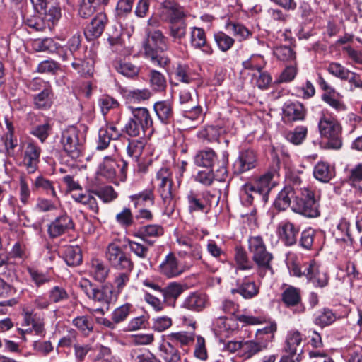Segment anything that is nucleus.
<instances>
[{
    "mask_svg": "<svg viewBox=\"0 0 362 362\" xmlns=\"http://www.w3.org/2000/svg\"><path fill=\"white\" fill-rule=\"evenodd\" d=\"M62 257L68 266L76 267L80 265L82 262L81 250L78 246L65 247Z\"/></svg>",
    "mask_w": 362,
    "mask_h": 362,
    "instance_id": "c9c22d12",
    "label": "nucleus"
},
{
    "mask_svg": "<svg viewBox=\"0 0 362 362\" xmlns=\"http://www.w3.org/2000/svg\"><path fill=\"white\" fill-rule=\"evenodd\" d=\"M28 272L37 287H40L51 281V277L33 268H28Z\"/></svg>",
    "mask_w": 362,
    "mask_h": 362,
    "instance_id": "774afa93",
    "label": "nucleus"
},
{
    "mask_svg": "<svg viewBox=\"0 0 362 362\" xmlns=\"http://www.w3.org/2000/svg\"><path fill=\"white\" fill-rule=\"evenodd\" d=\"M220 132L217 126L209 125L199 132L198 137L208 143L218 142Z\"/></svg>",
    "mask_w": 362,
    "mask_h": 362,
    "instance_id": "8fccbe9b",
    "label": "nucleus"
},
{
    "mask_svg": "<svg viewBox=\"0 0 362 362\" xmlns=\"http://www.w3.org/2000/svg\"><path fill=\"white\" fill-rule=\"evenodd\" d=\"M33 190H40L47 196L58 199L54 182L42 176H38L33 182Z\"/></svg>",
    "mask_w": 362,
    "mask_h": 362,
    "instance_id": "e433bc0d",
    "label": "nucleus"
},
{
    "mask_svg": "<svg viewBox=\"0 0 362 362\" xmlns=\"http://www.w3.org/2000/svg\"><path fill=\"white\" fill-rule=\"evenodd\" d=\"M86 142V136L76 126H69L62 131L60 143L64 151L72 159L82 156Z\"/></svg>",
    "mask_w": 362,
    "mask_h": 362,
    "instance_id": "7ed1b4c3",
    "label": "nucleus"
},
{
    "mask_svg": "<svg viewBox=\"0 0 362 362\" xmlns=\"http://www.w3.org/2000/svg\"><path fill=\"white\" fill-rule=\"evenodd\" d=\"M350 223L346 218H341L334 231L336 239L337 240H341L344 243H352V238L349 233Z\"/></svg>",
    "mask_w": 362,
    "mask_h": 362,
    "instance_id": "3c124183",
    "label": "nucleus"
},
{
    "mask_svg": "<svg viewBox=\"0 0 362 362\" xmlns=\"http://www.w3.org/2000/svg\"><path fill=\"white\" fill-rule=\"evenodd\" d=\"M194 88L181 86L179 92V108L182 115L190 120H197L202 114V107L193 98Z\"/></svg>",
    "mask_w": 362,
    "mask_h": 362,
    "instance_id": "423d86ee",
    "label": "nucleus"
},
{
    "mask_svg": "<svg viewBox=\"0 0 362 362\" xmlns=\"http://www.w3.org/2000/svg\"><path fill=\"white\" fill-rule=\"evenodd\" d=\"M337 320V315L329 308L318 310L314 315L313 322L321 327L329 326Z\"/></svg>",
    "mask_w": 362,
    "mask_h": 362,
    "instance_id": "4c0bfd02",
    "label": "nucleus"
},
{
    "mask_svg": "<svg viewBox=\"0 0 362 362\" xmlns=\"http://www.w3.org/2000/svg\"><path fill=\"white\" fill-rule=\"evenodd\" d=\"M257 165L256 152L250 148L240 152L239 156L233 163L234 173L240 175L254 169Z\"/></svg>",
    "mask_w": 362,
    "mask_h": 362,
    "instance_id": "4468645a",
    "label": "nucleus"
},
{
    "mask_svg": "<svg viewBox=\"0 0 362 362\" xmlns=\"http://www.w3.org/2000/svg\"><path fill=\"white\" fill-rule=\"evenodd\" d=\"M313 175L322 182H328L334 176V173L328 163L318 162L314 167Z\"/></svg>",
    "mask_w": 362,
    "mask_h": 362,
    "instance_id": "37998d69",
    "label": "nucleus"
},
{
    "mask_svg": "<svg viewBox=\"0 0 362 362\" xmlns=\"http://www.w3.org/2000/svg\"><path fill=\"white\" fill-rule=\"evenodd\" d=\"M308 133V129L305 126H297L293 131L288 132L286 135V139L295 144L300 145L305 140Z\"/></svg>",
    "mask_w": 362,
    "mask_h": 362,
    "instance_id": "5fc2aeb1",
    "label": "nucleus"
},
{
    "mask_svg": "<svg viewBox=\"0 0 362 362\" xmlns=\"http://www.w3.org/2000/svg\"><path fill=\"white\" fill-rule=\"evenodd\" d=\"M121 163L122 166L116 160L110 157H105L103 163L100 165L98 173L114 183H117L118 180L124 181L128 162L123 160Z\"/></svg>",
    "mask_w": 362,
    "mask_h": 362,
    "instance_id": "1a4fd4ad",
    "label": "nucleus"
},
{
    "mask_svg": "<svg viewBox=\"0 0 362 362\" xmlns=\"http://www.w3.org/2000/svg\"><path fill=\"white\" fill-rule=\"evenodd\" d=\"M336 92L325 93L322 95V99L330 107L335 109L337 111H344L346 107L343 102L339 100L335 97Z\"/></svg>",
    "mask_w": 362,
    "mask_h": 362,
    "instance_id": "0e129e2a",
    "label": "nucleus"
},
{
    "mask_svg": "<svg viewBox=\"0 0 362 362\" xmlns=\"http://www.w3.org/2000/svg\"><path fill=\"white\" fill-rule=\"evenodd\" d=\"M47 8H47L43 10L45 12L42 15L45 18V21L49 23V25L52 30L61 18V8L57 4L48 5Z\"/></svg>",
    "mask_w": 362,
    "mask_h": 362,
    "instance_id": "864d4df0",
    "label": "nucleus"
},
{
    "mask_svg": "<svg viewBox=\"0 0 362 362\" xmlns=\"http://www.w3.org/2000/svg\"><path fill=\"white\" fill-rule=\"evenodd\" d=\"M92 193L98 197L104 202H110L117 197V192L111 186H105L98 189L92 190Z\"/></svg>",
    "mask_w": 362,
    "mask_h": 362,
    "instance_id": "bf43d9fd",
    "label": "nucleus"
},
{
    "mask_svg": "<svg viewBox=\"0 0 362 362\" xmlns=\"http://www.w3.org/2000/svg\"><path fill=\"white\" fill-rule=\"evenodd\" d=\"M248 250L252 255V259L257 267L258 275L263 278L267 274L272 275V267L273 255L267 250L266 244L260 235L251 236L248 238Z\"/></svg>",
    "mask_w": 362,
    "mask_h": 362,
    "instance_id": "f257e3e1",
    "label": "nucleus"
},
{
    "mask_svg": "<svg viewBox=\"0 0 362 362\" xmlns=\"http://www.w3.org/2000/svg\"><path fill=\"white\" fill-rule=\"evenodd\" d=\"M74 228L73 219L66 213H64L50 223L47 232L51 238H56Z\"/></svg>",
    "mask_w": 362,
    "mask_h": 362,
    "instance_id": "2eb2a0df",
    "label": "nucleus"
},
{
    "mask_svg": "<svg viewBox=\"0 0 362 362\" xmlns=\"http://www.w3.org/2000/svg\"><path fill=\"white\" fill-rule=\"evenodd\" d=\"M276 330V324L274 322L257 330L255 340L261 346H264V347H262L263 350L267 349L269 344L273 341Z\"/></svg>",
    "mask_w": 362,
    "mask_h": 362,
    "instance_id": "cd10ccee",
    "label": "nucleus"
},
{
    "mask_svg": "<svg viewBox=\"0 0 362 362\" xmlns=\"http://www.w3.org/2000/svg\"><path fill=\"white\" fill-rule=\"evenodd\" d=\"M49 300L53 303H58L69 299V296L65 288L59 286L52 287L48 293Z\"/></svg>",
    "mask_w": 362,
    "mask_h": 362,
    "instance_id": "052dcab7",
    "label": "nucleus"
},
{
    "mask_svg": "<svg viewBox=\"0 0 362 362\" xmlns=\"http://www.w3.org/2000/svg\"><path fill=\"white\" fill-rule=\"evenodd\" d=\"M274 176V172L268 171L252 183L253 187L259 194L261 204H265L268 201L269 194L274 187V183L272 182Z\"/></svg>",
    "mask_w": 362,
    "mask_h": 362,
    "instance_id": "412c9836",
    "label": "nucleus"
},
{
    "mask_svg": "<svg viewBox=\"0 0 362 362\" xmlns=\"http://www.w3.org/2000/svg\"><path fill=\"white\" fill-rule=\"evenodd\" d=\"M153 121L147 108L137 107V127H141L143 135L146 136L152 132ZM140 135L139 129L137 128V136Z\"/></svg>",
    "mask_w": 362,
    "mask_h": 362,
    "instance_id": "f704fd0d",
    "label": "nucleus"
},
{
    "mask_svg": "<svg viewBox=\"0 0 362 362\" xmlns=\"http://www.w3.org/2000/svg\"><path fill=\"white\" fill-rule=\"evenodd\" d=\"M190 45L195 49L201 50L206 55H211L213 53V49L206 40V35L204 29L193 27L190 31Z\"/></svg>",
    "mask_w": 362,
    "mask_h": 362,
    "instance_id": "aec40b11",
    "label": "nucleus"
},
{
    "mask_svg": "<svg viewBox=\"0 0 362 362\" xmlns=\"http://www.w3.org/2000/svg\"><path fill=\"white\" fill-rule=\"evenodd\" d=\"M24 23L29 28L36 31L52 30L49 23L45 21L43 15L32 16L25 19Z\"/></svg>",
    "mask_w": 362,
    "mask_h": 362,
    "instance_id": "de8ad7c7",
    "label": "nucleus"
},
{
    "mask_svg": "<svg viewBox=\"0 0 362 362\" xmlns=\"http://www.w3.org/2000/svg\"><path fill=\"white\" fill-rule=\"evenodd\" d=\"M327 71L331 75L341 80L348 79L349 75L351 74L350 70L339 62H330L327 67Z\"/></svg>",
    "mask_w": 362,
    "mask_h": 362,
    "instance_id": "13d9d810",
    "label": "nucleus"
},
{
    "mask_svg": "<svg viewBox=\"0 0 362 362\" xmlns=\"http://www.w3.org/2000/svg\"><path fill=\"white\" fill-rule=\"evenodd\" d=\"M58 45L52 38L48 37L35 41L36 49L38 52H54Z\"/></svg>",
    "mask_w": 362,
    "mask_h": 362,
    "instance_id": "338daca9",
    "label": "nucleus"
},
{
    "mask_svg": "<svg viewBox=\"0 0 362 362\" xmlns=\"http://www.w3.org/2000/svg\"><path fill=\"white\" fill-rule=\"evenodd\" d=\"M279 237L286 245L291 246L296 243L300 227L296 223L284 220L278 227Z\"/></svg>",
    "mask_w": 362,
    "mask_h": 362,
    "instance_id": "6ab92c4d",
    "label": "nucleus"
},
{
    "mask_svg": "<svg viewBox=\"0 0 362 362\" xmlns=\"http://www.w3.org/2000/svg\"><path fill=\"white\" fill-rule=\"evenodd\" d=\"M300 195L291 185L285 186L278 194L274 201V206L279 211L286 210L292 206L293 202L298 199Z\"/></svg>",
    "mask_w": 362,
    "mask_h": 362,
    "instance_id": "4be33fe9",
    "label": "nucleus"
},
{
    "mask_svg": "<svg viewBox=\"0 0 362 362\" xmlns=\"http://www.w3.org/2000/svg\"><path fill=\"white\" fill-rule=\"evenodd\" d=\"M59 202V199H46L43 197H39L37 199L36 209L40 212H48L57 209V203Z\"/></svg>",
    "mask_w": 362,
    "mask_h": 362,
    "instance_id": "680f3d73",
    "label": "nucleus"
},
{
    "mask_svg": "<svg viewBox=\"0 0 362 362\" xmlns=\"http://www.w3.org/2000/svg\"><path fill=\"white\" fill-rule=\"evenodd\" d=\"M194 163L199 167L206 169H214L217 166L218 155L211 148H206L198 151L193 158Z\"/></svg>",
    "mask_w": 362,
    "mask_h": 362,
    "instance_id": "5701e85b",
    "label": "nucleus"
},
{
    "mask_svg": "<svg viewBox=\"0 0 362 362\" xmlns=\"http://www.w3.org/2000/svg\"><path fill=\"white\" fill-rule=\"evenodd\" d=\"M302 341L301 334L298 331H290L286 337L285 351L291 356H296L300 352L299 348Z\"/></svg>",
    "mask_w": 362,
    "mask_h": 362,
    "instance_id": "ea45409f",
    "label": "nucleus"
},
{
    "mask_svg": "<svg viewBox=\"0 0 362 362\" xmlns=\"http://www.w3.org/2000/svg\"><path fill=\"white\" fill-rule=\"evenodd\" d=\"M183 291L184 287L176 282L170 283L164 288H160V292L163 297V302L173 306L175 305L176 300Z\"/></svg>",
    "mask_w": 362,
    "mask_h": 362,
    "instance_id": "c85d7f7f",
    "label": "nucleus"
},
{
    "mask_svg": "<svg viewBox=\"0 0 362 362\" xmlns=\"http://www.w3.org/2000/svg\"><path fill=\"white\" fill-rule=\"evenodd\" d=\"M225 28L228 32L232 33L235 37L238 38L240 41L246 40L252 35V33L249 29L238 22L229 21L226 23Z\"/></svg>",
    "mask_w": 362,
    "mask_h": 362,
    "instance_id": "c03bdc74",
    "label": "nucleus"
},
{
    "mask_svg": "<svg viewBox=\"0 0 362 362\" xmlns=\"http://www.w3.org/2000/svg\"><path fill=\"white\" fill-rule=\"evenodd\" d=\"M161 18L171 23H176L185 21V13L183 8L174 3H166L162 9Z\"/></svg>",
    "mask_w": 362,
    "mask_h": 362,
    "instance_id": "bb28decb",
    "label": "nucleus"
},
{
    "mask_svg": "<svg viewBox=\"0 0 362 362\" xmlns=\"http://www.w3.org/2000/svg\"><path fill=\"white\" fill-rule=\"evenodd\" d=\"M304 276L311 282L315 287L323 288L328 284L329 276L327 274L320 269L315 261H310L305 267Z\"/></svg>",
    "mask_w": 362,
    "mask_h": 362,
    "instance_id": "dca6fc26",
    "label": "nucleus"
},
{
    "mask_svg": "<svg viewBox=\"0 0 362 362\" xmlns=\"http://www.w3.org/2000/svg\"><path fill=\"white\" fill-rule=\"evenodd\" d=\"M255 339L243 341L242 351L240 356L244 359H250L258 353L264 351Z\"/></svg>",
    "mask_w": 362,
    "mask_h": 362,
    "instance_id": "a18cd8bd",
    "label": "nucleus"
},
{
    "mask_svg": "<svg viewBox=\"0 0 362 362\" xmlns=\"http://www.w3.org/2000/svg\"><path fill=\"white\" fill-rule=\"evenodd\" d=\"M41 153L40 147L34 141H28L25 146L23 154V163L28 173H34L40 161Z\"/></svg>",
    "mask_w": 362,
    "mask_h": 362,
    "instance_id": "a211bd4d",
    "label": "nucleus"
},
{
    "mask_svg": "<svg viewBox=\"0 0 362 362\" xmlns=\"http://www.w3.org/2000/svg\"><path fill=\"white\" fill-rule=\"evenodd\" d=\"M274 53L281 61L288 62L296 59V53L293 49L288 46H280L275 48Z\"/></svg>",
    "mask_w": 362,
    "mask_h": 362,
    "instance_id": "69168bd1",
    "label": "nucleus"
},
{
    "mask_svg": "<svg viewBox=\"0 0 362 362\" xmlns=\"http://www.w3.org/2000/svg\"><path fill=\"white\" fill-rule=\"evenodd\" d=\"M233 294L238 293L244 299H252L259 292V287L254 281L245 279L237 281L236 288L231 290Z\"/></svg>",
    "mask_w": 362,
    "mask_h": 362,
    "instance_id": "393cba45",
    "label": "nucleus"
},
{
    "mask_svg": "<svg viewBox=\"0 0 362 362\" xmlns=\"http://www.w3.org/2000/svg\"><path fill=\"white\" fill-rule=\"evenodd\" d=\"M236 321L241 322L243 326H247L260 325L264 320L259 317L246 315H237L235 320L221 317L217 319L215 322L214 329L216 334L224 337H228L232 335L238 329V325Z\"/></svg>",
    "mask_w": 362,
    "mask_h": 362,
    "instance_id": "39448f33",
    "label": "nucleus"
},
{
    "mask_svg": "<svg viewBox=\"0 0 362 362\" xmlns=\"http://www.w3.org/2000/svg\"><path fill=\"white\" fill-rule=\"evenodd\" d=\"M160 273L168 278H173L180 275L183 272L182 267L173 253L166 255L165 259L160 265Z\"/></svg>",
    "mask_w": 362,
    "mask_h": 362,
    "instance_id": "a878e982",
    "label": "nucleus"
},
{
    "mask_svg": "<svg viewBox=\"0 0 362 362\" xmlns=\"http://www.w3.org/2000/svg\"><path fill=\"white\" fill-rule=\"evenodd\" d=\"M160 356L165 362H180V351L170 342L165 341L160 346Z\"/></svg>",
    "mask_w": 362,
    "mask_h": 362,
    "instance_id": "a19ab883",
    "label": "nucleus"
},
{
    "mask_svg": "<svg viewBox=\"0 0 362 362\" xmlns=\"http://www.w3.org/2000/svg\"><path fill=\"white\" fill-rule=\"evenodd\" d=\"M281 300L284 305L292 310L294 314H302L305 308L302 301L300 289L288 286L281 293Z\"/></svg>",
    "mask_w": 362,
    "mask_h": 362,
    "instance_id": "9b49d317",
    "label": "nucleus"
},
{
    "mask_svg": "<svg viewBox=\"0 0 362 362\" xmlns=\"http://www.w3.org/2000/svg\"><path fill=\"white\" fill-rule=\"evenodd\" d=\"M235 261L239 270H251L254 268V262L249 259L247 252L241 247L235 248Z\"/></svg>",
    "mask_w": 362,
    "mask_h": 362,
    "instance_id": "79ce46f5",
    "label": "nucleus"
},
{
    "mask_svg": "<svg viewBox=\"0 0 362 362\" xmlns=\"http://www.w3.org/2000/svg\"><path fill=\"white\" fill-rule=\"evenodd\" d=\"M156 180L159 182L158 190L165 204L170 205L172 202V172L168 167L161 168L156 173Z\"/></svg>",
    "mask_w": 362,
    "mask_h": 362,
    "instance_id": "ddd939ff",
    "label": "nucleus"
},
{
    "mask_svg": "<svg viewBox=\"0 0 362 362\" xmlns=\"http://www.w3.org/2000/svg\"><path fill=\"white\" fill-rule=\"evenodd\" d=\"M124 97L126 103L129 104L128 108L131 111L132 116L125 124L123 132L128 136L127 137L128 141L127 146V155L134 161L136 160L134 158V153L136 152V140L134 139L136 136V109L131 104L134 103L136 101V91H125Z\"/></svg>",
    "mask_w": 362,
    "mask_h": 362,
    "instance_id": "0eeeda50",
    "label": "nucleus"
},
{
    "mask_svg": "<svg viewBox=\"0 0 362 362\" xmlns=\"http://www.w3.org/2000/svg\"><path fill=\"white\" fill-rule=\"evenodd\" d=\"M195 74L187 65H178L175 71V76L180 81L189 84L195 80Z\"/></svg>",
    "mask_w": 362,
    "mask_h": 362,
    "instance_id": "4d7b16f0",
    "label": "nucleus"
},
{
    "mask_svg": "<svg viewBox=\"0 0 362 362\" xmlns=\"http://www.w3.org/2000/svg\"><path fill=\"white\" fill-rule=\"evenodd\" d=\"M90 298L101 304L100 307L93 309V312L103 315L109 310L110 304L116 300L117 294H115L112 285L105 284L101 288H95Z\"/></svg>",
    "mask_w": 362,
    "mask_h": 362,
    "instance_id": "f8f14e48",
    "label": "nucleus"
},
{
    "mask_svg": "<svg viewBox=\"0 0 362 362\" xmlns=\"http://www.w3.org/2000/svg\"><path fill=\"white\" fill-rule=\"evenodd\" d=\"M154 110L158 118L163 123H168L173 115L171 104L168 101L156 103L154 104Z\"/></svg>",
    "mask_w": 362,
    "mask_h": 362,
    "instance_id": "09e8293b",
    "label": "nucleus"
},
{
    "mask_svg": "<svg viewBox=\"0 0 362 362\" xmlns=\"http://www.w3.org/2000/svg\"><path fill=\"white\" fill-rule=\"evenodd\" d=\"M107 3L108 0H82L78 14L81 17L87 18L107 5Z\"/></svg>",
    "mask_w": 362,
    "mask_h": 362,
    "instance_id": "473e14b6",
    "label": "nucleus"
},
{
    "mask_svg": "<svg viewBox=\"0 0 362 362\" xmlns=\"http://www.w3.org/2000/svg\"><path fill=\"white\" fill-rule=\"evenodd\" d=\"M240 199L242 204L245 206L253 205L255 200L260 202L259 194L251 182L246 183L242 186L240 192Z\"/></svg>",
    "mask_w": 362,
    "mask_h": 362,
    "instance_id": "72a5a7b5",
    "label": "nucleus"
},
{
    "mask_svg": "<svg viewBox=\"0 0 362 362\" xmlns=\"http://www.w3.org/2000/svg\"><path fill=\"white\" fill-rule=\"evenodd\" d=\"M53 123L52 119L47 118L43 124L36 125L30 129V134L37 138L42 143L51 135Z\"/></svg>",
    "mask_w": 362,
    "mask_h": 362,
    "instance_id": "58836bf2",
    "label": "nucleus"
},
{
    "mask_svg": "<svg viewBox=\"0 0 362 362\" xmlns=\"http://www.w3.org/2000/svg\"><path fill=\"white\" fill-rule=\"evenodd\" d=\"M318 127L320 135L327 140L326 146L328 148L339 149L341 147V128L336 119L324 117L320 119Z\"/></svg>",
    "mask_w": 362,
    "mask_h": 362,
    "instance_id": "6e6552de",
    "label": "nucleus"
},
{
    "mask_svg": "<svg viewBox=\"0 0 362 362\" xmlns=\"http://www.w3.org/2000/svg\"><path fill=\"white\" fill-rule=\"evenodd\" d=\"M188 209L190 213L204 212L208 210L209 206L214 202L218 203V198L210 191L204 190L202 192L189 191L187 194Z\"/></svg>",
    "mask_w": 362,
    "mask_h": 362,
    "instance_id": "9d476101",
    "label": "nucleus"
},
{
    "mask_svg": "<svg viewBox=\"0 0 362 362\" xmlns=\"http://www.w3.org/2000/svg\"><path fill=\"white\" fill-rule=\"evenodd\" d=\"M71 65L83 77L89 78L93 75V62L90 59H84L78 54Z\"/></svg>",
    "mask_w": 362,
    "mask_h": 362,
    "instance_id": "2f4dec72",
    "label": "nucleus"
},
{
    "mask_svg": "<svg viewBox=\"0 0 362 362\" xmlns=\"http://www.w3.org/2000/svg\"><path fill=\"white\" fill-rule=\"evenodd\" d=\"M283 117L288 122L301 121L305 119L306 110L299 102H288L283 106Z\"/></svg>",
    "mask_w": 362,
    "mask_h": 362,
    "instance_id": "b1692460",
    "label": "nucleus"
},
{
    "mask_svg": "<svg viewBox=\"0 0 362 362\" xmlns=\"http://www.w3.org/2000/svg\"><path fill=\"white\" fill-rule=\"evenodd\" d=\"M214 37L218 47L222 52H227L235 43V40L233 37L222 31L216 33Z\"/></svg>",
    "mask_w": 362,
    "mask_h": 362,
    "instance_id": "6e6d98bb",
    "label": "nucleus"
},
{
    "mask_svg": "<svg viewBox=\"0 0 362 362\" xmlns=\"http://www.w3.org/2000/svg\"><path fill=\"white\" fill-rule=\"evenodd\" d=\"M143 49L145 57L149 59L154 66L164 67L168 65V59L158 54V52H162L167 49L165 37L161 31L147 28L146 30V39L143 42Z\"/></svg>",
    "mask_w": 362,
    "mask_h": 362,
    "instance_id": "f03ea898",
    "label": "nucleus"
},
{
    "mask_svg": "<svg viewBox=\"0 0 362 362\" xmlns=\"http://www.w3.org/2000/svg\"><path fill=\"white\" fill-rule=\"evenodd\" d=\"M292 210L305 217L313 218L320 216V197L309 189L301 190L298 199L291 206Z\"/></svg>",
    "mask_w": 362,
    "mask_h": 362,
    "instance_id": "20e7f679",
    "label": "nucleus"
},
{
    "mask_svg": "<svg viewBox=\"0 0 362 362\" xmlns=\"http://www.w3.org/2000/svg\"><path fill=\"white\" fill-rule=\"evenodd\" d=\"M107 22L108 19L105 13L102 12L98 13L84 30V35L87 40L91 41L100 37Z\"/></svg>",
    "mask_w": 362,
    "mask_h": 362,
    "instance_id": "f3484780",
    "label": "nucleus"
},
{
    "mask_svg": "<svg viewBox=\"0 0 362 362\" xmlns=\"http://www.w3.org/2000/svg\"><path fill=\"white\" fill-rule=\"evenodd\" d=\"M90 272L96 281L103 282L107 276L109 269L103 262L99 259H93L91 261Z\"/></svg>",
    "mask_w": 362,
    "mask_h": 362,
    "instance_id": "49530a36",
    "label": "nucleus"
},
{
    "mask_svg": "<svg viewBox=\"0 0 362 362\" xmlns=\"http://www.w3.org/2000/svg\"><path fill=\"white\" fill-rule=\"evenodd\" d=\"M317 232L311 228L304 230L301 233L300 245L305 250H311Z\"/></svg>",
    "mask_w": 362,
    "mask_h": 362,
    "instance_id": "e2e57ef3",
    "label": "nucleus"
},
{
    "mask_svg": "<svg viewBox=\"0 0 362 362\" xmlns=\"http://www.w3.org/2000/svg\"><path fill=\"white\" fill-rule=\"evenodd\" d=\"M54 92L52 86L45 88L33 97L35 107L39 110H48L53 104Z\"/></svg>",
    "mask_w": 362,
    "mask_h": 362,
    "instance_id": "7c9ffc66",
    "label": "nucleus"
},
{
    "mask_svg": "<svg viewBox=\"0 0 362 362\" xmlns=\"http://www.w3.org/2000/svg\"><path fill=\"white\" fill-rule=\"evenodd\" d=\"M346 181L350 186L360 187L362 184V163H359L348 170Z\"/></svg>",
    "mask_w": 362,
    "mask_h": 362,
    "instance_id": "603ef678",
    "label": "nucleus"
},
{
    "mask_svg": "<svg viewBox=\"0 0 362 362\" xmlns=\"http://www.w3.org/2000/svg\"><path fill=\"white\" fill-rule=\"evenodd\" d=\"M207 296L204 293H192L184 300L183 307L194 311H201L206 308Z\"/></svg>",
    "mask_w": 362,
    "mask_h": 362,
    "instance_id": "c756f323",
    "label": "nucleus"
}]
</instances>
